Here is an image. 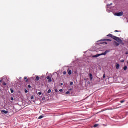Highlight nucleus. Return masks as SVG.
<instances>
[{
	"label": "nucleus",
	"instance_id": "nucleus-10",
	"mask_svg": "<svg viewBox=\"0 0 128 128\" xmlns=\"http://www.w3.org/2000/svg\"><path fill=\"white\" fill-rule=\"evenodd\" d=\"M40 78L38 76H37L36 77V82H38V80H40Z\"/></svg>",
	"mask_w": 128,
	"mask_h": 128
},
{
	"label": "nucleus",
	"instance_id": "nucleus-4",
	"mask_svg": "<svg viewBox=\"0 0 128 128\" xmlns=\"http://www.w3.org/2000/svg\"><path fill=\"white\" fill-rule=\"evenodd\" d=\"M114 15L116 16H124V12H120L116 13Z\"/></svg>",
	"mask_w": 128,
	"mask_h": 128
},
{
	"label": "nucleus",
	"instance_id": "nucleus-28",
	"mask_svg": "<svg viewBox=\"0 0 128 128\" xmlns=\"http://www.w3.org/2000/svg\"><path fill=\"white\" fill-rule=\"evenodd\" d=\"M14 100V98H11V100L13 101Z\"/></svg>",
	"mask_w": 128,
	"mask_h": 128
},
{
	"label": "nucleus",
	"instance_id": "nucleus-24",
	"mask_svg": "<svg viewBox=\"0 0 128 128\" xmlns=\"http://www.w3.org/2000/svg\"><path fill=\"white\" fill-rule=\"evenodd\" d=\"M74 84V82H71L70 84V86H72Z\"/></svg>",
	"mask_w": 128,
	"mask_h": 128
},
{
	"label": "nucleus",
	"instance_id": "nucleus-7",
	"mask_svg": "<svg viewBox=\"0 0 128 128\" xmlns=\"http://www.w3.org/2000/svg\"><path fill=\"white\" fill-rule=\"evenodd\" d=\"M68 74L69 76H72V70H68Z\"/></svg>",
	"mask_w": 128,
	"mask_h": 128
},
{
	"label": "nucleus",
	"instance_id": "nucleus-35",
	"mask_svg": "<svg viewBox=\"0 0 128 128\" xmlns=\"http://www.w3.org/2000/svg\"><path fill=\"white\" fill-rule=\"evenodd\" d=\"M0 82H2V80H1L0 79Z\"/></svg>",
	"mask_w": 128,
	"mask_h": 128
},
{
	"label": "nucleus",
	"instance_id": "nucleus-40",
	"mask_svg": "<svg viewBox=\"0 0 128 128\" xmlns=\"http://www.w3.org/2000/svg\"><path fill=\"white\" fill-rule=\"evenodd\" d=\"M106 44H108V43L106 42Z\"/></svg>",
	"mask_w": 128,
	"mask_h": 128
},
{
	"label": "nucleus",
	"instance_id": "nucleus-14",
	"mask_svg": "<svg viewBox=\"0 0 128 128\" xmlns=\"http://www.w3.org/2000/svg\"><path fill=\"white\" fill-rule=\"evenodd\" d=\"M124 70H128V66H125L124 68Z\"/></svg>",
	"mask_w": 128,
	"mask_h": 128
},
{
	"label": "nucleus",
	"instance_id": "nucleus-8",
	"mask_svg": "<svg viewBox=\"0 0 128 128\" xmlns=\"http://www.w3.org/2000/svg\"><path fill=\"white\" fill-rule=\"evenodd\" d=\"M2 112H4V114H8V111H6L4 110H2Z\"/></svg>",
	"mask_w": 128,
	"mask_h": 128
},
{
	"label": "nucleus",
	"instance_id": "nucleus-17",
	"mask_svg": "<svg viewBox=\"0 0 128 128\" xmlns=\"http://www.w3.org/2000/svg\"><path fill=\"white\" fill-rule=\"evenodd\" d=\"M98 124H96L94 126V128H98Z\"/></svg>",
	"mask_w": 128,
	"mask_h": 128
},
{
	"label": "nucleus",
	"instance_id": "nucleus-31",
	"mask_svg": "<svg viewBox=\"0 0 128 128\" xmlns=\"http://www.w3.org/2000/svg\"><path fill=\"white\" fill-rule=\"evenodd\" d=\"M60 92H63V90H60Z\"/></svg>",
	"mask_w": 128,
	"mask_h": 128
},
{
	"label": "nucleus",
	"instance_id": "nucleus-2",
	"mask_svg": "<svg viewBox=\"0 0 128 128\" xmlns=\"http://www.w3.org/2000/svg\"><path fill=\"white\" fill-rule=\"evenodd\" d=\"M108 52H110V50H107L104 53L94 56H92V58H98V56H106Z\"/></svg>",
	"mask_w": 128,
	"mask_h": 128
},
{
	"label": "nucleus",
	"instance_id": "nucleus-27",
	"mask_svg": "<svg viewBox=\"0 0 128 128\" xmlns=\"http://www.w3.org/2000/svg\"><path fill=\"white\" fill-rule=\"evenodd\" d=\"M3 84H4V86H6V83L4 82V83Z\"/></svg>",
	"mask_w": 128,
	"mask_h": 128
},
{
	"label": "nucleus",
	"instance_id": "nucleus-20",
	"mask_svg": "<svg viewBox=\"0 0 128 128\" xmlns=\"http://www.w3.org/2000/svg\"><path fill=\"white\" fill-rule=\"evenodd\" d=\"M28 88H32V86H31L30 85H28Z\"/></svg>",
	"mask_w": 128,
	"mask_h": 128
},
{
	"label": "nucleus",
	"instance_id": "nucleus-37",
	"mask_svg": "<svg viewBox=\"0 0 128 128\" xmlns=\"http://www.w3.org/2000/svg\"><path fill=\"white\" fill-rule=\"evenodd\" d=\"M60 85H61V86H64V84H63V83H61V84H60Z\"/></svg>",
	"mask_w": 128,
	"mask_h": 128
},
{
	"label": "nucleus",
	"instance_id": "nucleus-1",
	"mask_svg": "<svg viewBox=\"0 0 128 128\" xmlns=\"http://www.w3.org/2000/svg\"><path fill=\"white\" fill-rule=\"evenodd\" d=\"M108 36L112 38L113 40H116V42H118V44H122V46L124 44V42L119 38H118L116 36H113L112 34H109L108 35Z\"/></svg>",
	"mask_w": 128,
	"mask_h": 128
},
{
	"label": "nucleus",
	"instance_id": "nucleus-21",
	"mask_svg": "<svg viewBox=\"0 0 128 128\" xmlns=\"http://www.w3.org/2000/svg\"><path fill=\"white\" fill-rule=\"evenodd\" d=\"M25 92H26V94H28V90H26Z\"/></svg>",
	"mask_w": 128,
	"mask_h": 128
},
{
	"label": "nucleus",
	"instance_id": "nucleus-38",
	"mask_svg": "<svg viewBox=\"0 0 128 128\" xmlns=\"http://www.w3.org/2000/svg\"><path fill=\"white\" fill-rule=\"evenodd\" d=\"M32 100H34V96L31 97Z\"/></svg>",
	"mask_w": 128,
	"mask_h": 128
},
{
	"label": "nucleus",
	"instance_id": "nucleus-25",
	"mask_svg": "<svg viewBox=\"0 0 128 128\" xmlns=\"http://www.w3.org/2000/svg\"><path fill=\"white\" fill-rule=\"evenodd\" d=\"M24 80H28V77H24Z\"/></svg>",
	"mask_w": 128,
	"mask_h": 128
},
{
	"label": "nucleus",
	"instance_id": "nucleus-6",
	"mask_svg": "<svg viewBox=\"0 0 128 128\" xmlns=\"http://www.w3.org/2000/svg\"><path fill=\"white\" fill-rule=\"evenodd\" d=\"M102 41H104V42H112V40H110V39H104L102 40H100V42H102Z\"/></svg>",
	"mask_w": 128,
	"mask_h": 128
},
{
	"label": "nucleus",
	"instance_id": "nucleus-18",
	"mask_svg": "<svg viewBox=\"0 0 128 128\" xmlns=\"http://www.w3.org/2000/svg\"><path fill=\"white\" fill-rule=\"evenodd\" d=\"M63 74H64V76H66V72H63Z\"/></svg>",
	"mask_w": 128,
	"mask_h": 128
},
{
	"label": "nucleus",
	"instance_id": "nucleus-22",
	"mask_svg": "<svg viewBox=\"0 0 128 128\" xmlns=\"http://www.w3.org/2000/svg\"><path fill=\"white\" fill-rule=\"evenodd\" d=\"M70 92H66V94H70Z\"/></svg>",
	"mask_w": 128,
	"mask_h": 128
},
{
	"label": "nucleus",
	"instance_id": "nucleus-39",
	"mask_svg": "<svg viewBox=\"0 0 128 128\" xmlns=\"http://www.w3.org/2000/svg\"><path fill=\"white\" fill-rule=\"evenodd\" d=\"M70 90H72V89L71 88V89Z\"/></svg>",
	"mask_w": 128,
	"mask_h": 128
},
{
	"label": "nucleus",
	"instance_id": "nucleus-23",
	"mask_svg": "<svg viewBox=\"0 0 128 128\" xmlns=\"http://www.w3.org/2000/svg\"><path fill=\"white\" fill-rule=\"evenodd\" d=\"M38 94H39V96H42V92H39L38 93Z\"/></svg>",
	"mask_w": 128,
	"mask_h": 128
},
{
	"label": "nucleus",
	"instance_id": "nucleus-12",
	"mask_svg": "<svg viewBox=\"0 0 128 128\" xmlns=\"http://www.w3.org/2000/svg\"><path fill=\"white\" fill-rule=\"evenodd\" d=\"M90 80H92V74H89Z\"/></svg>",
	"mask_w": 128,
	"mask_h": 128
},
{
	"label": "nucleus",
	"instance_id": "nucleus-16",
	"mask_svg": "<svg viewBox=\"0 0 128 128\" xmlns=\"http://www.w3.org/2000/svg\"><path fill=\"white\" fill-rule=\"evenodd\" d=\"M52 92V90L50 89L48 90V94H50Z\"/></svg>",
	"mask_w": 128,
	"mask_h": 128
},
{
	"label": "nucleus",
	"instance_id": "nucleus-9",
	"mask_svg": "<svg viewBox=\"0 0 128 128\" xmlns=\"http://www.w3.org/2000/svg\"><path fill=\"white\" fill-rule=\"evenodd\" d=\"M120 64H116V70H120Z\"/></svg>",
	"mask_w": 128,
	"mask_h": 128
},
{
	"label": "nucleus",
	"instance_id": "nucleus-15",
	"mask_svg": "<svg viewBox=\"0 0 128 128\" xmlns=\"http://www.w3.org/2000/svg\"><path fill=\"white\" fill-rule=\"evenodd\" d=\"M42 118H44V116H42L38 118V120H42Z\"/></svg>",
	"mask_w": 128,
	"mask_h": 128
},
{
	"label": "nucleus",
	"instance_id": "nucleus-13",
	"mask_svg": "<svg viewBox=\"0 0 128 128\" xmlns=\"http://www.w3.org/2000/svg\"><path fill=\"white\" fill-rule=\"evenodd\" d=\"M10 90L12 94H14V90L12 88H10Z\"/></svg>",
	"mask_w": 128,
	"mask_h": 128
},
{
	"label": "nucleus",
	"instance_id": "nucleus-19",
	"mask_svg": "<svg viewBox=\"0 0 128 128\" xmlns=\"http://www.w3.org/2000/svg\"><path fill=\"white\" fill-rule=\"evenodd\" d=\"M108 2H110V0H106V2L108 4Z\"/></svg>",
	"mask_w": 128,
	"mask_h": 128
},
{
	"label": "nucleus",
	"instance_id": "nucleus-26",
	"mask_svg": "<svg viewBox=\"0 0 128 128\" xmlns=\"http://www.w3.org/2000/svg\"><path fill=\"white\" fill-rule=\"evenodd\" d=\"M121 104H124V100H122L120 102Z\"/></svg>",
	"mask_w": 128,
	"mask_h": 128
},
{
	"label": "nucleus",
	"instance_id": "nucleus-30",
	"mask_svg": "<svg viewBox=\"0 0 128 128\" xmlns=\"http://www.w3.org/2000/svg\"><path fill=\"white\" fill-rule=\"evenodd\" d=\"M104 78H106V74H104L103 76Z\"/></svg>",
	"mask_w": 128,
	"mask_h": 128
},
{
	"label": "nucleus",
	"instance_id": "nucleus-11",
	"mask_svg": "<svg viewBox=\"0 0 128 128\" xmlns=\"http://www.w3.org/2000/svg\"><path fill=\"white\" fill-rule=\"evenodd\" d=\"M120 43H118L117 42H114V46H120Z\"/></svg>",
	"mask_w": 128,
	"mask_h": 128
},
{
	"label": "nucleus",
	"instance_id": "nucleus-36",
	"mask_svg": "<svg viewBox=\"0 0 128 128\" xmlns=\"http://www.w3.org/2000/svg\"><path fill=\"white\" fill-rule=\"evenodd\" d=\"M26 82H28V80H26Z\"/></svg>",
	"mask_w": 128,
	"mask_h": 128
},
{
	"label": "nucleus",
	"instance_id": "nucleus-32",
	"mask_svg": "<svg viewBox=\"0 0 128 128\" xmlns=\"http://www.w3.org/2000/svg\"><path fill=\"white\" fill-rule=\"evenodd\" d=\"M55 92H58V90L56 89V90H55Z\"/></svg>",
	"mask_w": 128,
	"mask_h": 128
},
{
	"label": "nucleus",
	"instance_id": "nucleus-34",
	"mask_svg": "<svg viewBox=\"0 0 128 128\" xmlns=\"http://www.w3.org/2000/svg\"><path fill=\"white\" fill-rule=\"evenodd\" d=\"M115 32H119V31L116 30V31H115Z\"/></svg>",
	"mask_w": 128,
	"mask_h": 128
},
{
	"label": "nucleus",
	"instance_id": "nucleus-29",
	"mask_svg": "<svg viewBox=\"0 0 128 128\" xmlns=\"http://www.w3.org/2000/svg\"><path fill=\"white\" fill-rule=\"evenodd\" d=\"M121 62H124V60H122Z\"/></svg>",
	"mask_w": 128,
	"mask_h": 128
},
{
	"label": "nucleus",
	"instance_id": "nucleus-3",
	"mask_svg": "<svg viewBox=\"0 0 128 128\" xmlns=\"http://www.w3.org/2000/svg\"><path fill=\"white\" fill-rule=\"evenodd\" d=\"M112 5V3H111L110 4H107V12H112V10H114V8H110V6Z\"/></svg>",
	"mask_w": 128,
	"mask_h": 128
},
{
	"label": "nucleus",
	"instance_id": "nucleus-33",
	"mask_svg": "<svg viewBox=\"0 0 128 128\" xmlns=\"http://www.w3.org/2000/svg\"><path fill=\"white\" fill-rule=\"evenodd\" d=\"M126 55L128 54V51L126 52Z\"/></svg>",
	"mask_w": 128,
	"mask_h": 128
},
{
	"label": "nucleus",
	"instance_id": "nucleus-5",
	"mask_svg": "<svg viewBox=\"0 0 128 128\" xmlns=\"http://www.w3.org/2000/svg\"><path fill=\"white\" fill-rule=\"evenodd\" d=\"M47 80H48V82H52V78L50 76H48Z\"/></svg>",
	"mask_w": 128,
	"mask_h": 128
}]
</instances>
